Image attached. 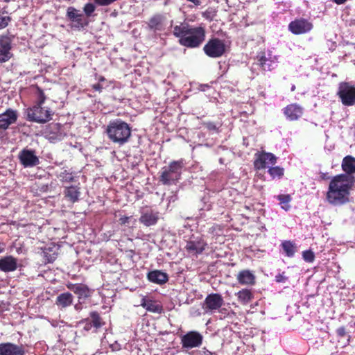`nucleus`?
I'll use <instances>...</instances> for the list:
<instances>
[{
    "label": "nucleus",
    "mask_w": 355,
    "mask_h": 355,
    "mask_svg": "<svg viewBox=\"0 0 355 355\" xmlns=\"http://www.w3.org/2000/svg\"><path fill=\"white\" fill-rule=\"evenodd\" d=\"M353 185V177L345 174L334 176L330 181L326 194L327 201L334 206H340L349 202L350 189Z\"/></svg>",
    "instance_id": "nucleus-1"
},
{
    "label": "nucleus",
    "mask_w": 355,
    "mask_h": 355,
    "mask_svg": "<svg viewBox=\"0 0 355 355\" xmlns=\"http://www.w3.org/2000/svg\"><path fill=\"white\" fill-rule=\"evenodd\" d=\"M173 33L180 38V44L189 48L198 46L204 41L205 36L203 28L193 27L186 23L175 26Z\"/></svg>",
    "instance_id": "nucleus-2"
},
{
    "label": "nucleus",
    "mask_w": 355,
    "mask_h": 355,
    "mask_svg": "<svg viewBox=\"0 0 355 355\" xmlns=\"http://www.w3.org/2000/svg\"><path fill=\"white\" fill-rule=\"evenodd\" d=\"M108 138L114 144L123 145L127 143L130 135L131 129L129 125L121 119L110 121L106 128Z\"/></svg>",
    "instance_id": "nucleus-3"
},
{
    "label": "nucleus",
    "mask_w": 355,
    "mask_h": 355,
    "mask_svg": "<svg viewBox=\"0 0 355 355\" xmlns=\"http://www.w3.org/2000/svg\"><path fill=\"white\" fill-rule=\"evenodd\" d=\"M24 114L28 121L45 123L51 120L53 112L47 107L35 104L26 109Z\"/></svg>",
    "instance_id": "nucleus-4"
},
{
    "label": "nucleus",
    "mask_w": 355,
    "mask_h": 355,
    "mask_svg": "<svg viewBox=\"0 0 355 355\" xmlns=\"http://www.w3.org/2000/svg\"><path fill=\"white\" fill-rule=\"evenodd\" d=\"M182 167L181 160L171 162L168 167L162 168L159 181L165 185L175 184L180 178Z\"/></svg>",
    "instance_id": "nucleus-5"
},
{
    "label": "nucleus",
    "mask_w": 355,
    "mask_h": 355,
    "mask_svg": "<svg viewBox=\"0 0 355 355\" xmlns=\"http://www.w3.org/2000/svg\"><path fill=\"white\" fill-rule=\"evenodd\" d=\"M337 95L345 106L355 105V86L347 82H342L338 85Z\"/></svg>",
    "instance_id": "nucleus-6"
},
{
    "label": "nucleus",
    "mask_w": 355,
    "mask_h": 355,
    "mask_svg": "<svg viewBox=\"0 0 355 355\" xmlns=\"http://www.w3.org/2000/svg\"><path fill=\"white\" fill-rule=\"evenodd\" d=\"M226 50V46L223 40L218 38L210 40L204 46V51L210 58H219Z\"/></svg>",
    "instance_id": "nucleus-7"
},
{
    "label": "nucleus",
    "mask_w": 355,
    "mask_h": 355,
    "mask_svg": "<svg viewBox=\"0 0 355 355\" xmlns=\"http://www.w3.org/2000/svg\"><path fill=\"white\" fill-rule=\"evenodd\" d=\"M202 335L196 331H190L181 336V345L183 349H191L201 346Z\"/></svg>",
    "instance_id": "nucleus-8"
},
{
    "label": "nucleus",
    "mask_w": 355,
    "mask_h": 355,
    "mask_svg": "<svg viewBox=\"0 0 355 355\" xmlns=\"http://www.w3.org/2000/svg\"><path fill=\"white\" fill-rule=\"evenodd\" d=\"M67 17L73 28L80 30L88 25V21L83 13L73 7L67 8Z\"/></svg>",
    "instance_id": "nucleus-9"
},
{
    "label": "nucleus",
    "mask_w": 355,
    "mask_h": 355,
    "mask_svg": "<svg viewBox=\"0 0 355 355\" xmlns=\"http://www.w3.org/2000/svg\"><path fill=\"white\" fill-rule=\"evenodd\" d=\"M223 304V298L220 294L211 293L205 297L202 307L206 313H213L219 309Z\"/></svg>",
    "instance_id": "nucleus-10"
},
{
    "label": "nucleus",
    "mask_w": 355,
    "mask_h": 355,
    "mask_svg": "<svg viewBox=\"0 0 355 355\" xmlns=\"http://www.w3.org/2000/svg\"><path fill=\"white\" fill-rule=\"evenodd\" d=\"M168 22L166 15L156 14L152 16L147 22V29L155 33H160L166 30Z\"/></svg>",
    "instance_id": "nucleus-11"
},
{
    "label": "nucleus",
    "mask_w": 355,
    "mask_h": 355,
    "mask_svg": "<svg viewBox=\"0 0 355 355\" xmlns=\"http://www.w3.org/2000/svg\"><path fill=\"white\" fill-rule=\"evenodd\" d=\"M44 135L51 142H56L62 140L65 134L62 125L59 123H51L49 125L44 131Z\"/></svg>",
    "instance_id": "nucleus-12"
},
{
    "label": "nucleus",
    "mask_w": 355,
    "mask_h": 355,
    "mask_svg": "<svg viewBox=\"0 0 355 355\" xmlns=\"http://www.w3.org/2000/svg\"><path fill=\"white\" fill-rule=\"evenodd\" d=\"M313 28V24L304 19H296L288 25L289 31L295 35H300L309 32Z\"/></svg>",
    "instance_id": "nucleus-13"
},
{
    "label": "nucleus",
    "mask_w": 355,
    "mask_h": 355,
    "mask_svg": "<svg viewBox=\"0 0 355 355\" xmlns=\"http://www.w3.org/2000/svg\"><path fill=\"white\" fill-rule=\"evenodd\" d=\"M21 164L26 168L33 167L40 164V160L35 151L30 149H23L19 153Z\"/></svg>",
    "instance_id": "nucleus-14"
},
{
    "label": "nucleus",
    "mask_w": 355,
    "mask_h": 355,
    "mask_svg": "<svg viewBox=\"0 0 355 355\" xmlns=\"http://www.w3.org/2000/svg\"><path fill=\"white\" fill-rule=\"evenodd\" d=\"M17 118V112L12 109H8L0 114V131L6 130L10 125L15 123Z\"/></svg>",
    "instance_id": "nucleus-15"
},
{
    "label": "nucleus",
    "mask_w": 355,
    "mask_h": 355,
    "mask_svg": "<svg viewBox=\"0 0 355 355\" xmlns=\"http://www.w3.org/2000/svg\"><path fill=\"white\" fill-rule=\"evenodd\" d=\"M207 243L201 237H192L187 242V251L193 254H201L205 249Z\"/></svg>",
    "instance_id": "nucleus-16"
},
{
    "label": "nucleus",
    "mask_w": 355,
    "mask_h": 355,
    "mask_svg": "<svg viewBox=\"0 0 355 355\" xmlns=\"http://www.w3.org/2000/svg\"><path fill=\"white\" fill-rule=\"evenodd\" d=\"M257 158L254 161V167L257 169H263L267 164H275L277 162L276 156L270 153L262 152L256 155Z\"/></svg>",
    "instance_id": "nucleus-17"
},
{
    "label": "nucleus",
    "mask_w": 355,
    "mask_h": 355,
    "mask_svg": "<svg viewBox=\"0 0 355 355\" xmlns=\"http://www.w3.org/2000/svg\"><path fill=\"white\" fill-rule=\"evenodd\" d=\"M257 57L259 64L264 71H271L277 66V57L272 55L270 52L268 53L267 57L263 53L259 54Z\"/></svg>",
    "instance_id": "nucleus-18"
},
{
    "label": "nucleus",
    "mask_w": 355,
    "mask_h": 355,
    "mask_svg": "<svg viewBox=\"0 0 355 355\" xmlns=\"http://www.w3.org/2000/svg\"><path fill=\"white\" fill-rule=\"evenodd\" d=\"M11 42L10 37L0 36V63L5 62L11 58Z\"/></svg>",
    "instance_id": "nucleus-19"
},
{
    "label": "nucleus",
    "mask_w": 355,
    "mask_h": 355,
    "mask_svg": "<svg viewBox=\"0 0 355 355\" xmlns=\"http://www.w3.org/2000/svg\"><path fill=\"white\" fill-rule=\"evenodd\" d=\"M17 259L11 255L0 258V270L2 272H13L17 270Z\"/></svg>",
    "instance_id": "nucleus-20"
},
{
    "label": "nucleus",
    "mask_w": 355,
    "mask_h": 355,
    "mask_svg": "<svg viewBox=\"0 0 355 355\" xmlns=\"http://www.w3.org/2000/svg\"><path fill=\"white\" fill-rule=\"evenodd\" d=\"M302 113V107L295 103L287 105L284 110V114L290 121L297 120L301 117Z\"/></svg>",
    "instance_id": "nucleus-21"
},
{
    "label": "nucleus",
    "mask_w": 355,
    "mask_h": 355,
    "mask_svg": "<svg viewBox=\"0 0 355 355\" xmlns=\"http://www.w3.org/2000/svg\"><path fill=\"white\" fill-rule=\"evenodd\" d=\"M255 279L254 273L249 270H243L236 276L238 282L242 285H254L255 284Z\"/></svg>",
    "instance_id": "nucleus-22"
},
{
    "label": "nucleus",
    "mask_w": 355,
    "mask_h": 355,
    "mask_svg": "<svg viewBox=\"0 0 355 355\" xmlns=\"http://www.w3.org/2000/svg\"><path fill=\"white\" fill-rule=\"evenodd\" d=\"M147 277L150 282L159 285L165 284L168 279V275L166 272L158 270L149 272Z\"/></svg>",
    "instance_id": "nucleus-23"
},
{
    "label": "nucleus",
    "mask_w": 355,
    "mask_h": 355,
    "mask_svg": "<svg viewBox=\"0 0 355 355\" xmlns=\"http://www.w3.org/2000/svg\"><path fill=\"white\" fill-rule=\"evenodd\" d=\"M68 288L77 294L80 300H85L91 295V291L86 285L84 284H70L68 286Z\"/></svg>",
    "instance_id": "nucleus-24"
},
{
    "label": "nucleus",
    "mask_w": 355,
    "mask_h": 355,
    "mask_svg": "<svg viewBox=\"0 0 355 355\" xmlns=\"http://www.w3.org/2000/svg\"><path fill=\"white\" fill-rule=\"evenodd\" d=\"M5 355H24L22 345H17L11 343H2Z\"/></svg>",
    "instance_id": "nucleus-25"
},
{
    "label": "nucleus",
    "mask_w": 355,
    "mask_h": 355,
    "mask_svg": "<svg viewBox=\"0 0 355 355\" xmlns=\"http://www.w3.org/2000/svg\"><path fill=\"white\" fill-rule=\"evenodd\" d=\"M73 297L70 293H63L58 295L55 304L60 309H64L71 305Z\"/></svg>",
    "instance_id": "nucleus-26"
},
{
    "label": "nucleus",
    "mask_w": 355,
    "mask_h": 355,
    "mask_svg": "<svg viewBox=\"0 0 355 355\" xmlns=\"http://www.w3.org/2000/svg\"><path fill=\"white\" fill-rule=\"evenodd\" d=\"M342 168L346 173L345 175H350L355 173V158L352 156H346L342 162Z\"/></svg>",
    "instance_id": "nucleus-27"
},
{
    "label": "nucleus",
    "mask_w": 355,
    "mask_h": 355,
    "mask_svg": "<svg viewBox=\"0 0 355 355\" xmlns=\"http://www.w3.org/2000/svg\"><path fill=\"white\" fill-rule=\"evenodd\" d=\"M64 195L71 202H77L80 195V188L75 186L66 187Z\"/></svg>",
    "instance_id": "nucleus-28"
},
{
    "label": "nucleus",
    "mask_w": 355,
    "mask_h": 355,
    "mask_svg": "<svg viewBox=\"0 0 355 355\" xmlns=\"http://www.w3.org/2000/svg\"><path fill=\"white\" fill-rule=\"evenodd\" d=\"M141 306H142L148 311L152 313H159L162 312V308L160 305H159L158 304L155 303L152 300H146L145 297H143L141 299Z\"/></svg>",
    "instance_id": "nucleus-29"
},
{
    "label": "nucleus",
    "mask_w": 355,
    "mask_h": 355,
    "mask_svg": "<svg viewBox=\"0 0 355 355\" xmlns=\"http://www.w3.org/2000/svg\"><path fill=\"white\" fill-rule=\"evenodd\" d=\"M158 220V214L153 212H147L141 215L140 222L146 226L154 225Z\"/></svg>",
    "instance_id": "nucleus-30"
},
{
    "label": "nucleus",
    "mask_w": 355,
    "mask_h": 355,
    "mask_svg": "<svg viewBox=\"0 0 355 355\" xmlns=\"http://www.w3.org/2000/svg\"><path fill=\"white\" fill-rule=\"evenodd\" d=\"M236 295L239 301L243 304L249 303L253 297L252 292L248 289H242L236 293Z\"/></svg>",
    "instance_id": "nucleus-31"
},
{
    "label": "nucleus",
    "mask_w": 355,
    "mask_h": 355,
    "mask_svg": "<svg viewBox=\"0 0 355 355\" xmlns=\"http://www.w3.org/2000/svg\"><path fill=\"white\" fill-rule=\"evenodd\" d=\"M277 198L280 201L281 207L285 211H288L291 208L289 202L291 198L289 195H278Z\"/></svg>",
    "instance_id": "nucleus-32"
},
{
    "label": "nucleus",
    "mask_w": 355,
    "mask_h": 355,
    "mask_svg": "<svg viewBox=\"0 0 355 355\" xmlns=\"http://www.w3.org/2000/svg\"><path fill=\"white\" fill-rule=\"evenodd\" d=\"M282 248L285 252L286 254L289 257H293L295 254V247L292 242L291 241H284L282 244Z\"/></svg>",
    "instance_id": "nucleus-33"
},
{
    "label": "nucleus",
    "mask_w": 355,
    "mask_h": 355,
    "mask_svg": "<svg viewBox=\"0 0 355 355\" xmlns=\"http://www.w3.org/2000/svg\"><path fill=\"white\" fill-rule=\"evenodd\" d=\"M268 173L272 178H280L284 175V168L279 166L270 167Z\"/></svg>",
    "instance_id": "nucleus-34"
},
{
    "label": "nucleus",
    "mask_w": 355,
    "mask_h": 355,
    "mask_svg": "<svg viewBox=\"0 0 355 355\" xmlns=\"http://www.w3.org/2000/svg\"><path fill=\"white\" fill-rule=\"evenodd\" d=\"M58 178L63 182H71L73 180L74 177L72 173L64 171L60 173Z\"/></svg>",
    "instance_id": "nucleus-35"
},
{
    "label": "nucleus",
    "mask_w": 355,
    "mask_h": 355,
    "mask_svg": "<svg viewBox=\"0 0 355 355\" xmlns=\"http://www.w3.org/2000/svg\"><path fill=\"white\" fill-rule=\"evenodd\" d=\"M91 318L92 320H90V322H92L95 329H97L102 326L103 323L101 322V319L97 313H92L91 314Z\"/></svg>",
    "instance_id": "nucleus-36"
},
{
    "label": "nucleus",
    "mask_w": 355,
    "mask_h": 355,
    "mask_svg": "<svg viewBox=\"0 0 355 355\" xmlns=\"http://www.w3.org/2000/svg\"><path fill=\"white\" fill-rule=\"evenodd\" d=\"M46 100V96L43 92V91L37 87V99L35 104H39L42 105Z\"/></svg>",
    "instance_id": "nucleus-37"
},
{
    "label": "nucleus",
    "mask_w": 355,
    "mask_h": 355,
    "mask_svg": "<svg viewBox=\"0 0 355 355\" xmlns=\"http://www.w3.org/2000/svg\"><path fill=\"white\" fill-rule=\"evenodd\" d=\"M96 9V6L92 3H87L85 5L83 8L84 12L87 17L92 15V14L94 12Z\"/></svg>",
    "instance_id": "nucleus-38"
},
{
    "label": "nucleus",
    "mask_w": 355,
    "mask_h": 355,
    "mask_svg": "<svg viewBox=\"0 0 355 355\" xmlns=\"http://www.w3.org/2000/svg\"><path fill=\"white\" fill-rule=\"evenodd\" d=\"M303 259L305 261L311 263L314 261L315 255L311 250H306L302 253Z\"/></svg>",
    "instance_id": "nucleus-39"
},
{
    "label": "nucleus",
    "mask_w": 355,
    "mask_h": 355,
    "mask_svg": "<svg viewBox=\"0 0 355 355\" xmlns=\"http://www.w3.org/2000/svg\"><path fill=\"white\" fill-rule=\"evenodd\" d=\"M10 21V17L8 15H3L0 14V29L6 27Z\"/></svg>",
    "instance_id": "nucleus-40"
},
{
    "label": "nucleus",
    "mask_w": 355,
    "mask_h": 355,
    "mask_svg": "<svg viewBox=\"0 0 355 355\" xmlns=\"http://www.w3.org/2000/svg\"><path fill=\"white\" fill-rule=\"evenodd\" d=\"M221 232L220 227L218 225H212L209 229V233L211 234L213 236H218L220 234Z\"/></svg>",
    "instance_id": "nucleus-41"
},
{
    "label": "nucleus",
    "mask_w": 355,
    "mask_h": 355,
    "mask_svg": "<svg viewBox=\"0 0 355 355\" xmlns=\"http://www.w3.org/2000/svg\"><path fill=\"white\" fill-rule=\"evenodd\" d=\"M288 279V277L284 275V272L279 273L275 276V281L279 283L285 282Z\"/></svg>",
    "instance_id": "nucleus-42"
},
{
    "label": "nucleus",
    "mask_w": 355,
    "mask_h": 355,
    "mask_svg": "<svg viewBox=\"0 0 355 355\" xmlns=\"http://www.w3.org/2000/svg\"><path fill=\"white\" fill-rule=\"evenodd\" d=\"M205 126L209 130H217L218 129L216 125L212 122L206 123Z\"/></svg>",
    "instance_id": "nucleus-43"
},
{
    "label": "nucleus",
    "mask_w": 355,
    "mask_h": 355,
    "mask_svg": "<svg viewBox=\"0 0 355 355\" xmlns=\"http://www.w3.org/2000/svg\"><path fill=\"white\" fill-rule=\"evenodd\" d=\"M92 88L98 92H101L103 89V86L101 83H98L97 84L92 85Z\"/></svg>",
    "instance_id": "nucleus-44"
},
{
    "label": "nucleus",
    "mask_w": 355,
    "mask_h": 355,
    "mask_svg": "<svg viewBox=\"0 0 355 355\" xmlns=\"http://www.w3.org/2000/svg\"><path fill=\"white\" fill-rule=\"evenodd\" d=\"M44 257H46L48 262H50V263L53 262L56 258V256L54 254L52 255H49V257H48L46 252H44Z\"/></svg>",
    "instance_id": "nucleus-45"
},
{
    "label": "nucleus",
    "mask_w": 355,
    "mask_h": 355,
    "mask_svg": "<svg viewBox=\"0 0 355 355\" xmlns=\"http://www.w3.org/2000/svg\"><path fill=\"white\" fill-rule=\"evenodd\" d=\"M345 329L344 327H340L337 329V334L340 336L343 337L345 335Z\"/></svg>",
    "instance_id": "nucleus-46"
},
{
    "label": "nucleus",
    "mask_w": 355,
    "mask_h": 355,
    "mask_svg": "<svg viewBox=\"0 0 355 355\" xmlns=\"http://www.w3.org/2000/svg\"><path fill=\"white\" fill-rule=\"evenodd\" d=\"M130 220V217L128 216H122L119 218V222L121 225H125L128 223Z\"/></svg>",
    "instance_id": "nucleus-47"
},
{
    "label": "nucleus",
    "mask_w": 355,
    "mask_h": 355,
    "mask_svg": "<svg viewBox=\"0 0 355 355\" xmlns=\"http://www.w3.org/2000/svg\"><path fill=\"white\" fill-rule=\"evenodd\" d=\"M94 327L92 322L90 321H87L85 323V325L84 327V329L87 331L91 330L92 328Z\"/></svg>",
    "instance_id": "nucleus-48"
},
{
    "label": "nucleus",
    "mask_w": 355,
    "mask_h": 355,
    "mask_svg": "<svg viewBox=\"0 0 355 355\" xmlns=\"http://www.w3.org/2000/svg\"><path fill=\"white\" fill-rule=\"evenodd\" d=\"M221 314H225L226 313V311H227V309H225V308H220L219 309L217 310Z\"/></svg>",
    "instance_id": "nucleus-49"
},
{
    "label": "nucleus",
    "mask_w": 355,
    "mask_h": 355,
    "mask_svg": "<svg viewBox=\"0 0 355 355\" xmlns=\"http://www.w3.org/2000/svg\"><path fill=\"white\" fill-rule=\"evenodd\" d=\"M337 4H343L347 0H333Z\"/></svg>",
    "instance_id": "nucleus-50"
},
{
    "label": "nucleus",
    "mask_w": 355,
    "mask_h": 355,
    "mask_svg": "<svg viewBox=\"0 0 355 355\" xmlns=\"http://www.w3.org/2000/svg\"><path fill=\"white\" fill-rule=\"evenodd\" d=\"M0 355H5L2 343L0 344Z\"/></svg>",
    "instance_id": "nucleus-51"
},
{
    "label": "nucleus",
    "mask_w": 355,
    "mask_h": 355,
    "mask_svg": "<svg viewBox=\"0 0 355 355\" xmlns=\"http://www.w3.org/2000/svg\"><path fill=\"white\" fill-rule=\"evenodd\" d=\"M209 87L207 85H203L200 86L201 91H205L206 88H209Z\"/></svg>",
    "instance_id": "nucleus-52"
},
{
    "label": "nucleus",
    "mask_w": 355,
    "mask_h": 355,
    "mask_svg": "<svg viewBox=\"0 0 355 355\" xmlns=\"http://www.w3.org/2000/svg\"><path fill=\"white\" fill-rule=\"evenodd\" d=\"M5 251V248L3 245H0V254L4 252Z\"/></svg>",
    "instance_id": "nucleus-53"
},
{
    "label": "nucleus",
    "mask_w": 355,
    "mask_h": 355,
    "mask_svg": "<svg viewBox=\"0 0 355 355\" xmlns=\"http://www.w3.org/2000/svg\"><path fill=\"white\" fill-rule=\"evenodd\" d=\"M105 80V78L103 77V76H101L98 79V81L100 83H101L102 82H104Z\"/></svg>",
    "instance_id": "nucleus-54"
},
{
    "label": "nucleus",
    "mask_w": 355,
    "mask_h": 355,
    "mask_svg": "<svg viewBox=\"0 0 355 355\" xmlns=\"http://www.w3.org/2000/svg\"><path fill=\"white\" fill-rule=\"evenodd\" d=\"M295 88V87L293 85V86L292 87V88H291V90H292V91H294Z\"/></svg>",
    "instance_id": "nucleus-55"
}]
</instances>
